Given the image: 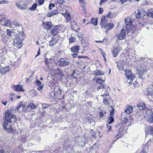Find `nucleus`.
<instances>
[{"label": "nucleus", "mask_w": 153, "mask_h": 153, "mask_svg": "<svg viewBox=\"0 0 153 153\" xmlns=\"http://www.w3.org/2000/svg\"><path fill=\"white\" fill-rule=\"evenodd\" d=\"M127 79V82L131 84H134L133 80L135 79L136 77H138L139 79L143 80L144 79L145 74H146V70H141L135 75H132L131 71L129 70H127L125 71Z\"/></svg>", "instance_id": "obj_1"}, {"label": "nucleus", "mask_w": 153, "mask_h": 153, "mask_svg": "<svg viewBox=\"0 0 153 153\" xmlns=\"http://www.w3.org/2000/svg\"><path fill=\"white\" fill-rule=\"evenodd\" d=\"M16 110H14L13 108H11L5 111V118L3 120L7 121L9 122H15L17 120V118L16 115L12 113V112H14Z\"/></svg>", "instance_id": "obj_2"}, {"label": "nucleus", "mask_w": 153, "mask_h": 153, "mask_svg": "<svg viewBox=\"0 0 153 153\" xmlns=\"http://www.w3.org/2000/svg\"><path fill=\"white\" fill-rule=\"evenodd\" d=\"M24 39V35L23 34H19L14 39L13 42L14 45L17 48H20L22 46V41Z\"/></svg>", "instance_id": "obj_3"}, {"label": "nucleus", "mask_w": 153, "mask_h": 153, "mask_svg": "<svg viewBox=\"0 0 153 153\" xmlns=\"http://www.w3.org/2000/svg\"><path fill=\"white\" fill-rule=\"evenodd\" d=\"M133 19L130 17H128L125 19V22L126 25V30L128 33L130 32H133L135 29V27L132 26Z\"/></svg>", "instance_id": "obj_4"}, {"label": "nucleus", "mask_w": 153, "mask_h": 153, "mask_svg": "<svg viewBox=\"0 0 153 153\" xmlns=\"http://www.w3.org/2000/svg\"><path fill=\"white\" fill-rule=\"evenodd\" d=\"M146 114L145 115V118L146 121L149 123L153 122V111L151 108H146L145 109Z\"/></svg>", "instance_id": "obj_5"}, {"label": "nucleus", "mask_w": 153, "mask_h": 153, "mask_svg": "<svg viewBox=\"0 0 153 153\" xmlns=\"http://www.w3.org/2000/svg\"><path fill=\"white\" fill-rule=\"evenodd\" d=\"M10 122L6 120H3V123L4 130L9 133L12 132L13 131V128L9 123Z\"/></svg>", "instance_id": "obj_6"}, {"label": "nucleus", "mask_w": 153, "mask_h": 153, "mask_svg": "<svg viewBox=\"0 0 153 153\" xmlns=\"http://www.w3.org/2000/svg\"><path fill=\"white\" fill-rule=\"evenodd\" d=\"M98 91L102 89L101 93V96L102 97H106L108 98L109 97V95L108 91L105 88H104V86L102 85H100V86H98L97 88Z\"/></svg>", "instance_id": "obj_7"}, {"label": "nucleus", "mask_w": 153, "mask_h": 153, "mask_svg": "<svg viewBox=\"0 0 153 153\" xmlns=\"http://www.w3.org/2000/svg\"><path fill=\"white\" fill-rule=\"evenodd\" d=\"M59 66H62L65 67L69 65L70 63L69 59H65L62 58L59 61Z\"/></svg>", "instance_id": "obj_8"}, {"label": "nucleus", "mask_w": 153, "mask_h": 153, "mask_svg": "<svg viewBox=\"0 0 153 153\" xmlns=\"http://www.w3.org/2000/svg\"><path fill=\"white\" fill-rule=\"evenodd\" d=\"M126 35L125 30L124 29H122L119 34H117L116 37L119 40H123L126 38Z\"/></svg>", "instance_id": "obj_9"}, {"label": "nucleus", "mask_w": 153, "mask_h": 153, "mask_svg": "<svg viewBox=\"0 0 153 153\" xmlns=\"http://www.w3.org/2000/svg\"><path fill=\"white\" fill-rule=\"evenodd\" d=\"M136 18L137 19H141L143 18L146 15L145 13L143 11L137 10L135 12Z\"/></svg>", "instance_id": "obj_10"}, {"label": "nucleus", "mask_w": 153, "mask_h": 153, "mask_svg": "<svg viewBox=\"0 0 153 153\" xmlns=\"http://www.w3.org/2000/svg\"><path fill=\"white\" fill-rule=\"evenodd\" d=\"M12 88L16 92H24V91L22 86L21 85H14L13 86Z\"/></svg>", "instance_id": "obj_11"}, {"label": "nucleus", "mask_w": 153, "mask_h": 153, "mask_svg": "<svg viewBox=\"0 0 153 153\" xmlns=\"http://www.w3.org/2000/svg\"><path fill=\"white\" fill-rule=\"evenodd\" d=\"M17 109L19 112H23L25 111V105L21 102L19 106L17 107Z\"/></svg>", "instance_id": "obj_12"}, {"label": "nucleus", "mask_w": 153, "mask_h": 153, "mask_svg": "<svg viewBox=\"0 0 153 153\" xmlns=\"http://www.w3.org/2000/svg\"><path fill=\"white\" fill-rule=\"evenodd\" d=\"M108 19L105 16H103L101 20L100 24L102 27H104L107 24Z\"/></svg>", "instance_id": "obj_13"}, {"label": "nucleus", "mask_w": 153, "mask_h": 153, "mask_svg": "<svg viewBox=\"0 0 153 153\" xmlns=\"http://www.w3.org/2000/svg\"><path fill=\"white\" fill-rule=\"evenodd\" d=\"M122 50L121 48L116 47L115 48L112 52L113 55L114 57L117 56Z\"/></svg>", "instance_id": "obj_14"}, {"label": "nucleus", "mask_w": 153, "mask_h": 153, "mask_svg": "<svg viewBox=\"0 0 153 153\" xmlns=\"http://www.w3.org/2000/svg\"><path fill=\"white\" fill-rule=\"evenodd\" d=\"M124 61L121 60L117 63V68H118L119 71H123L124 70L123 68V66L124 65Z\"/></svg>", "instance_id": "obj_15"}, {"label": "nucleus", "mask_w": 153, "mask_h": 153, "mask_svg": "<svg viewBox=\"0 0 153 153\" xmlns=\"http://www.w3.org/2000/svg\"><path fill=\"white\" fill-rule=\"evenodd\" d=\"M58 26H55L52 28L51 31V33L54 35H56L58 33Z\"/></svg>", "instance_id": "obj_16"}, {"label": "nucleus", "mask_w": 153, "mask_h": 153, "mask_svg": "<svg viewBox=\"0 0 153 153\" xmlns=\"http://www.w3.org/2000/svg\"><path fill=\"white\" fill-rule=\"evenodd\" d=\"M114 26V24L112 23L107 24L104 27L106 29V32H108Z\"/></svg>", "instance_id": "obj_17"}, {"label": "nucleus", "mask_w": 153, "mask_h": 153, "mask_svg": "<svg viewBox=\"0 0 153 153\" xmlns=\"http://www.w3.org/2000/svg\"><path fill=\"white\" fill-rule=\"evenodd\" d=\"M145 132L146 134L152 135L153 134V128L151 126L147 127L146 128Z\"/></svg>", "instance_id": "obj_18"}, {"label": "nucleus", "mask_w": 153, "mask_h": 153, "mask_svg": "<svg viewBox=\"0 0 153 153\" xmlns=\"http://www.w3.org/2000/svg\"><path fill=\"white\" fill-rule=\"evenodd\" d=\"M79 50V47L78 45H74L71 48V51L74 53H77Z\"/></svg>", "instance_id": "obj_19"}, {"label": "nucleus", "mask_w": 153, "mask_h": 153, "mask_svg": "<svg viewBox=\"0 0 153 153\" xmlns=\"http://www.w3.org/2000/svg\"><path fill=\"white\" fill-rule=\"evenodd\" d=\"M43 24L44 25V27L47 30L50 29L52 26L51 22H46L45 23H43Z\"/></svg>", "instance_id": "obj_20"}, {"label": "nucleus", "mask_w": 153, "mask_h": 153, "mask_svg": "<svg viewBox=\"0 0 153 153\" xmlns=\"http://www.w3.org/2000/svg\"><path fill=\"white\" fill-rule=\"evenodd\" d=\"M133 107L131 106H128L125 110V113L127 114H129L132 112L133 111Z\"/></svg>", "instance_id": "obj_21"}, {"label": "nucleus", "mask_w": 153, "mask_h": 153, "mask_svg": "<svg viewBox=\"0 0 153 153\" xmlns=\"http://www.w3.org/2000/svg\"><path fill=\"white\" fill-rule=\"evenodd\" d=\"M20 62V59H17L16 60H15L11 61V64L12 65L14 66H17L19 65Z\"/></svg>", "instance_id": "obj_22"}, {"label": "nucleus", "mask_w": 153, "mask_h": 153, "mask_svg": "<svg viewBox=\"0 0 153 153\" xmlns=\"http://www.w3.org/2000/svg\"><path fill=\"white\" fill-rule=\"evenodd\" d=\"M58 12L57 10H55L47 13V16L48 17H51L53 15L56 14Z\"/></svg>", "instance_id": "obj_23"}, {"label": "nucleus", "mask_w": 153, "mask_h": 153, "mask_svg": "<svg viewBox=\"0 0 153 153\" xmlns=\"http://www.w3.org/2000/svg\"><path fill=\"white\" fill-rule=\"evenodd\" d=\"M149 146L147 145H145L143 148V149L141 151L140 153H147L149 150Z\"/></svg>", "instance_id": "obj_24"}, {"label": "nucleus", "mask_w": 153, "mask_h": 153, "mask_svg": "<svg viewBox=\"0 0 153 153\" xmlns=\"http://www.w3.org/2000/svg\"><path fill=\"white\" fill-rule=\"evenodd\" d=\"M57 41V39L56 37H53L52 39L49 42V44L50 46L54 45Z\"/></svg>", "instance_id": "obj_25"}, {"label": "nucleus", "mask_w": 153, "mask_h": 153, "mask_svg": "<svg viewBox=\"0 0 153 153\" xmlns=\"http://www.w3.org/2000/svg\"><path fill=\"white\" fill-rule=\"evenodd\" d=\"M137 107L141 110H143L146 107V105L144 102L140 103L137 105Z\"/></svg>", "instance_id": "obj_26"}, {"label": "nucleus", "mask_w": 153, "mask_h": 153, "mask_svg": "<svg viewBox=\"0 0 153 153\" xmlns=\"http://www.w3.org/2000/svg\"><path fill=\"white\" fill-rule=\"evenodd\" d=\"M9 70V68L8 67H3L1 69L0 73L2 74H4Z\"/></svg>", "instance_id": "obj_27"}, {"label": "nucleus", "mask_w": 153, "mask_h": 153, "mask_svg": "<svg viewBox=\"0 0 153 153\" xmlns=\"http://www.w3.org/2000/svg\"><path fill=\"white\" fill-rule=\"evenodd\" d=\"M131 117L130 114L127 115L126 117H125L123 120V123H126L128 122V120H131Z\"/></svg>", "instance_id": "obj_28"}, {"label": "nucleus", "mask_w": 153, "mask_h": 153, "mask_svg": "<svg viewBox=\"0 0 153 153\" xmlns=\"http://www.w3.org/2000/svg\"><path fill=\"white\" fill-rule=\"evenodd\" d=\"M4 22V25L5 26H9L10 24V22L9 20H6V19H3L2 20Z\"/></svg>", "instance_id": "obj_29"}, {"label": "nucleus", "mask_w": 153, "mask_h": 153, "mask_svg": "<svg viewBox=\"0 0 153 153\" xmlns=\"http://www.w3.org/2000/svg\"><path fill=\"white\" fill-rule=\"evenodd\" d=\"M146 91H147L148 94L149 96H151V97L153 98V90L150 88H147Z\"/></svg>", "instance_id": "obj_30"}, {"label": "nucleus", "mask_w": 153, "mask_h": 153, "mask_svg": "<svg viewBox=\"0 0 153 153\" xmlns=\"http://www.w3.org/2000/svg\"><path fill=\"white\" fill-rule=\"evenodd\" d=\"M147 15L149 17L153 18V9H151L148 10Z\"/></svg>", "instance_id": "obj_31"}, {"label": "nucleus", "mask_w": 153, "mask_h": 153, "mask_svg": "<svg viewBox=\"0 0 153 153\" xmlns=\"http://www.w3.org/2000/svg\"><path fill=\"white\" fill-rule=\"evenodd\" d=\"M94 80H95V81L97 83L100 84V85H102L103 81L102 79H95Z\"/></svg>", "instance_id": "obj_32"}, {"label": "nucleus", "mask_w": 153, "mask_h": 153, "mask_svg": "<svg viewBox=\"0 0 153 153\" xmlns=\"http://www.w3.org/2000/svg\"><path fill=\"white\" fill-rule=\"evenodd\" d=\"M37 4L36 3L34 4L30 8V11H34L36 10V9L37 7Z\"/></svg>", "instance_id": "obj_33"}, {"label": "nucleus", "mask_w": 153, "mask_h": 153, "mask_svg": "<svg viewBox=\"0 0 153 153\" xmlns=\"http://www.w3.org/2000/svg\"><path fill=\"white\" fill-rule=\"evenodd\" d=\"M91 23L96 26L97 24V19H96L92 18L91 20Z\"/></svg>", "instance_id": "obj_34"}, {"label": "nucleus", "mask_w": 153, "mask_h": 153, "mask_svg": "<svg viewBox=\"0 0 153 153\" xmlns=\"http://www.w3.org/2000/svg\"><path fill=\"white\" fill-rule=\"evenodd\" d=\"M64 16L65 17L67 21L66 22L69 21L71 20V18L70 16V14L68 13H66L64 14Z\"/></svg>", "instance_id": "obj_35"}, {"label": "nucleus", "mask_w": 153, "mask_h": 153, "mask_svg": "<svg viewBox=\"0 0 153 153\" xmlns=\"http://www.w3.org/2000/svg\"><path fill=\"white\" fill-rule=\"evenodd\" d=\"M103 73L100 70H97L94 72V75L96 76L103 75Z\"/></svg>", "instance_id": "obj_36"}, {"label": "nucleus", "mask_w": 153, "mask_h": 153, "mask_svg": "<svg viewBox=\"0 0 153 153\" xmlns=\"http://www.w3.org/2000/svg\"><path fill=\"white\" fill-rule=\"evenodd\" d=\"M109 98V97L108 98H107V97H104V98H103V102L105 105H108V100Z\"/></svg>", "instance_id": "obj_37"}, {"label": "nucleus", "mask_w": 153, "mask_h": 153, "mask_svg": "<svg viewBox=\"0 0 153 153\" xmlns=\"http://www.w3.org/2000/svg\"><path fill=\"white\" fill-rule=\"evenodd\" d=\"M10 96V99L12 102L13 101V100L15 98V95L13 93H10L9 94Z\"/></svg>", "instance_id": "obj_38"}, {"label": "nucleus", "mask_w": 153, "mask_h": 153, "mask_svg": "<svg viewBox=\"0 0 153 153\" xmlns=\"http://www.w3.org/2000/svg\"><path fill=\"white\" fill-rule=\"evenodd\" d=\"M69 43H71L73 42H74L76 41V39L75 38L73 37H71L69 39Z\"/></svg>", "instance_id": "obj_39"}, {"label": "nucleus", "mask_w": 153, "mask_h": 153, "mask_svg": "<svg viewBox=\"0 0 153 153\" xmlns=\"http://www.w3.org/2000/svg\"><path fill=\"white\" fill-rule=\"evenodd\" d=\"M113 17V13L111 11L109 12L107 15L106 16L107 18H111Z\"/></svg>", "instance_id": "obj_40"}, {"label": "nucleus", "mask_w": 153, "mask_h": 153, "mask_svg": "<svg viewBox=\"0 0 153 153\" xmlns=\"http://www.w3.org/2000/svg\"><path fill=\"white\" fill-rule=\"evenodd\" d=\"M114 121V118L112 117H109L108 121L109 124L112 123Z\"/></svg>", "instance_id": "obj_41"}, {"label": "nucleus", "mask_w": 153, "mask_h": 153, "mask_svg": "<svg viewBox=\"0 0 153 153\" xmlns=\"http://www.w3.org/2000/svg\"><path fill=\"white\" fill-rule=\"evenodd\" d=\"M79 3L80 4L81 7H84L85 5V3L84 0H78Z\"/></svg>", "instance_id": "obj_42"}, {"label": "nucleus", "mask_w": 153, "mask_h": 153, "mask_svg": "<svg viewBox=\"0 0 153 153\" xmlns=\"http://www.w3.org/2000/svg\"><path fill=\"white\" fill-rule=\"evenodd\" d=\"M55 2L56 4H61L63 3L64 0H56Z\"/></svg>", "instance_id": "obj_43"}, {"label": "nucleus", "mask_w": 153, "mask_h": 153, "mask_svg": "<svg viewBox=\"0 0 153 153\" xmlns=\"http://www.w3.org/2000/svg\"><path fill=\"white\" fill-rule=\"evenodd\" d=\"M62 93V90H61L59 88H58V89L57 91H56L55 93H54V94H61Z\"/></svg>", "instance_id": "obj_44"}, {"label": "nucleus", "mask_w": 153, "mask_h": 153, "mask_svg": "<svg viewBox=\"0 0 153 153\" xmlns=\"http://www.w3.org/2000/svg\"><path fill=\"white\" fill-rule=\"evenodd\" d=\"M38 86V87H37V89L39 91H40L41 92L42 91V89L44 86L43 85H42Z\"/></svg>", "instance_id": "obj_45"}, {"label": "nucleus", "mask_w": 153, "mask_h": 153, "mask_svg": "<svg viewBox=\"0 0 153 153\" xmlns=\"http://www.w3.org/2000/svg\"><path fill=\"white\" fill-rule=\"evenodd\" d=\"M45 0H37L38 3L40 5L43 4L44 3Z\"/></svg>", "instance_id": "obj_46"}, {"label": "nucleus", "mask_w": 153, "mask_h": 153, "mask_svg": "<svg viewBox=\"0 0 153 153\" xmlns=\"http://www.w3.org/2000/svg\"><path fill=\"white\" fill-rule=\"evenodd\" d=\"M29 105L31 108H32V109H34L36 108V106L33 103H31Z\"/></svg>", "instance_id": "obj_47"}, {"label": "nucleus", "mask_w": 153, "mask_h": 153, "mask_svg": "<svg viewBox=\"0 0 153 153\" xmlns=\"http://www.w3.org/2000/svg\"><path fill=\"white\" fill-rule=\"evenodd\" d=\"M78 144L79 146H82L85 144V143L82 141H80L78 142Z\"/></svg>", "instance_id": "obj_48"}, {"label": "nucleus", "mask_w": 153, "mask_h": 153, "mask_svg": "<svg viewBox=\"0 0 153 153\" xmlns=\"http://www.w3.org/2000/svg\"><path fill=\"white\" fill-rule=\"evenodd\" d=\"M7 34L9 36H10L11 35V31L10 30H7Z\"/></svg>", "instance_id": "obj_49"}, {"label": "nucleus", "mask_w": 153, "mask_h": 153, "mask_svg": "<svg viewBox=\"0 0 153 153\" xmlns=\"http://www.w3.org/2000/svg\"><path fill=\"white\" fill-rule=\"evenodd\" d=\"M36 83L37 84L38 86L40 85H43V84H42L41 82L38 80H36Z\"/></svg>", "instance_id": "obj_50"}, {"label": "nucleus", "mask_w": 153, "mask_h": 153, "mask_svg": "<svg viewBox=\"0 0 153 153\" xmlns=\"http://www.w3.org/2000/svg\"><path fill=\"white\" fill-rule=\"evenodd\" d=\"M49 105L46 104H43L42 105V107L43 108H45L48 107Z\"/></svg>", "instance_id": "obj_51"}, {"label": "nucleus", "mask_w": 153, "mask_h": 153, "mask_svg": "<svg viewBox=\"0 0 153 153\" xmlns=\"http://www.w3.org/2000/svg\"><path fill=\"white\" fill-rule=\"evenodd\" d=\"M55 6V5L53 4H50L49 5V8L50 9H51L52 7H53Z\"/></svg>", "instance_id": "obj_52"}, {"label": "nucleus", "mask_w": 153, "mask_h": 153, "mask_svg": "<svg viewBox=\"0 0 153 153\" xmlns=\"http://www.w3.org/2000/svg\"><path fill=\"white\" fill-rule=\"evenodd\" d=\"M111 107L112 108V110H111V111H110V115H111V116H112L113 114H114V109L113 108H112V106H111Z\"/></svg>", "instance_id": "obj_53"}, {"label": "nucleus", "mask_w": 153, "mask_h": 153, "mask_svg": "<svg viewBox=\"0 0 153 153\" xmlns=\"http://www.w3.org/2000/svg\"><path fill=\"white\" fill-rule=\"evenodd\" d=\"M103 11V8L102 7H100L99 8V13L100 14H102V12Z\"/></svg>", "instance_id": "obj_54"}, {"label": "nucleus", "mask_w": 153, "mask_h": 153, "mask_svg": "<svg viewBox=\"0 0 153 153\" xmlns=\"http://www.w3.org/2000/svg\"><path fill=\"white\" fill-rule=\"evenodd\" d=\"M105 113V111H101L100 112V115L101 117H103L104 116L103 114Z\"/></svg>", "instance_id": "obj_55"}, {"label": "nucleus", "mask_w": 153, "mask_h": 153, "mask_svg": "<svg viewBox=\"0 0 153 153\" xmlns=\"http://www.w3.org/2000/svg\"><path fill=\"white\" fill-rule=\"evenodd\" d=\"M107 127L108 129V131H111V126H108L107 125Z\"/></svg>", "instance_id": "obj_56"}, {"label": "nucleus", "mask_w": 153, "mask_h": 153, "mask_svg": "<svg viewBox=\"0 0 153 153\" xmlns=\"http://www.w3.org/2000/svg\"><path fill=\"white\" fill-rule=\"evenodd\" d=\"M4 151L2 147H0V153H4Z\"/></svg>", "instance_id": "obj_57"}, {"label": "nucleus", "mask_w": 153, "mask_h": 153, "mask_svg": "<svg viewBox=\"0 0 153 153\" xmlns=\"http://www.w3.org/2000/svg\"><path fill=\"white\" fill-rule=\"evenodd\" d=\"M33 94H34V96H36L38 94L37 92L36 91H35L34 90H33Z\"/></svg>", "instance_id": "obj_58"}, {"label": "nucleus", "mask_w": 153, "mask_h": 153, "mask_svg": "<svg viewBox=\"0 0 153 153\" xmlns=\"http://www.w3.org/2000/svg\"><path fill=\"white\" fill-rule=\"evenodd\" d=\"M7 2L5 0H1L0 1V4H3L6 3Z\"/></svg>", "instance_id": "obj_59"}, {"label": "nucleus", "mask_w": 153, "mask_h": 153, "mask_svg": "<svg viewBox=\"0 0 153 153\" xmlns=\"http://www.w3.org/2000/svg\"><path fill=\"white\" fill-rule=\"evenodd\" d=\"M26 109L27 111H30V110L32 109V108H31L30 107L29 105H28L27 106Z\"/></svg>", "instance_id": "obj_60"}, {"label": "nucleus", "mask_w": 153, "mask_h": 153, "mask_svg": "<svg viewBox=\"0 0 153 153\" xmlns=\"http://www.w3.org/2000/svg\"><path fill=\"white\" fill-rule=\"evenodd\" d=\"M1 103L4 105H6L7 103V102L6 101H2Z\"/></svg>", "instance_id": "obj_61"}, {"label": "nucleus", "mask_w": 153, "mask_h": 153, "mask_svg": "<svg viewBox=\"0 0 153 153\" xmlns=\"http://www.w3.org/2000/svg\"><path fill=\"white\" fill-rule=\"evenodd\" d=\"M78 36L79 38H81L82 37V34L81 33H78Z\"/></svg>", "instance_id": "obj_62"}, {"label": "nucleus", "mask_w": 153, "mask_h": 153, "mask_svg": "<svg viewBox=\"0 0 153 153\" xmlns=\"http://www.w3.org/2000/svg\"><path fill=\"white\" fill-rule=\"evenodd\" d=\"M107 1V0H101L100 4H102V3H104L105 1Z\"/></svg>", "instance_id": "obj_63"}, {"label": "nucleus", "mask_w": 153, "mask_h": 153, "mask_svg": "<svg viewBox=\"0 0 153 153\" xmlns=\"http://www.w3.org/2000/svg\"><path fill=\"white\" fill-rule=\"evenodd\" d=\"M71 55L74 58H75L77 56V54H71Z\"/></svg>", "instance_id": "obj_64"}]
</instances>
